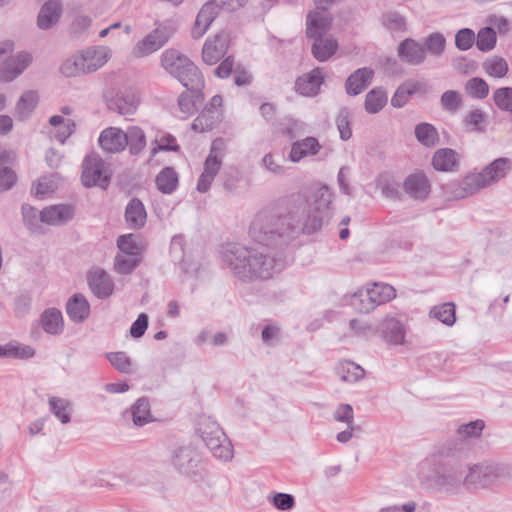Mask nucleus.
Here are the masks:
<instances>
[{
	"instance_id": "2",
	"label": "nucleus",
	"mask_w": 512,
	"mask_h": 512,
	"mask_svg": "<svg viewBox=\"0 0 512 512\" xmlns=\"http://www.w3.org/2000/svg\"><path fill=\"white\" fill-rule=\"evenodd\" d=\"M223 261L233 274L243 282L270 279L283 268V262L266 248L229 245L223 251Z\"/></svg>"
},
{
	"instance_id": "50",
	"label": "nucleus",
	"mask_w": 512,
	"mask_h": 512,
	"mask_svg": "<svg viewBox=\"0 0 512 512\" xmlns=\"http://www.w3.org/2000/svg\"><path fill=\"white\" fill-rule=\"evenodd\" d=\"M60 70L66 77H76L86 74L81 54L79 53L67 58L61 65Z\"/></svg>"
},
{
	"instance_id": "10",
	"label": "nucleus",
	"mask_w": 512,
	"mask_h": 512,
	"mask_svg": "<svg viewBox=\"0 0 512 512\" xmlns=\"http://www.w3.org/2000/svg\"><path fill=\"white\" fill-rule=\"evenodd\" d=\"M32 56L27 52L8 56L0 65V81L11 82L31 64Z\"/></svg>"
},
{
	"instance_id": "16",
	"label": "nucleus",
	"mask_w": 512,
	"mask_h": 512,
	"mask_svg": "<svg viewBox=\"0 0 512 512\" xmlns=\"http://www.w3.org/2000/svg\"><path fill=\"white\" fill-rule=\"evenodd\" d=\"M397 54L401 61L413 66L421 65L426 59L424 46L412 38H406L399 44Z\"/></svg>"
},
{
	"instance_id": "5",
	"label": "nucleus",
	"mask_w": 512,
	"mask_h": 512,
	"mask_svg": "<svg viewBox=\"0 0 512 512\" xmlns=\"http://www.w3.org/2000/svg\"><path fill=\"white\" fill-rule=\"evenodd\" d=\"M161 66L184 87L198 89L205 86L204 77L199 68L177 49H167L161 54Z\"/></svg>"
},
{
	"instance_id": "59",
	"label": "nucleus",
	"mask_w": 512,
	"mask_h": 512,
	"mask_svg": "<svg viewBox=\"0 0 512 512\" xmlns=\"http://www.w3.org/2000/svg\"><path fill=\"white\" fill-rule=\"evenodd\" d=\"M336 125L340 133V138L342 140L346 141L351 138L352 131L350 128V112L348 108L343 107L340 109L339 114L336 118Z\"/></svg>"
},
{
	"instance_id": "60",
	"label": "nucleus",
	"mask_w": 512,
	"mask_h": 512,
	"mask_svg": "<svg viewBox=\"0 0 512 512\" xmlns=\"http://www.w3.org/2000/svg\"><path fill=\"white\" fill-rule=\"evenodd\" d=\"M440 102L444 110L455 113L462 104V98L457 91L448 90L442 94Z\"/></svg>"
},
{
	"instance_id": "3",
	"label": "nucleus",
	"mask_w": 512,
	"mask_h": 512,
	"mask_svg": "<svg viewBox=\"0 0 512 512\" xmlns=\"http://www.w3.org/2000/svg\"><path fill=\"white\" fill-rule=\"evenodd\" d=\"M443 461L435 470L432 487L440 493L457 494L465 486L468 449L464 442H448L442 451Z\"/></svg>"
},
{
	"instance_id": "45",
	"label": "nucleus",
	"mask_w": 512,
	"mask_h": 512,
	"mask_svg": "<svg viewBox=\"0 0 512 512\" xmlns=\"http://www.w3.org/2000/svg\"><path fill=\"white\" fill-rule=\"evenodd\" d=\"M131 415L133 423L136 426H143L152 421L150 404L147 398H139L131 407Z\"/></svg>"
},
{
	"instance_id": "24",
	"label": "nucleus",
	"mask_w": 512,
	"mask_h": 512,
	"mask_svg": "<svg viewBox=\"0 0 512 512\" xmlns=\"http://www.w3.org/2000/svg\"><path fill=\"white\" fill-rule=\"evenodd\" d=\"M124 217L130 229L138 230L144 227L147 213L144 204L139 198L134 197L128 202Z\"/></svg>"
},
{
	"instance_id": "54",
	"label": "nucleus",
	"mask_w": 512,
	"mask_h": 512,
	"mask_svg": "<svg viewBox=\"0 0 512 512\" xmlns=\"http://www.w3.org/2000/svg\"><path fill=\"white\" fill-rule=\"evenodd\" d=\"M383 26L391 32L406 31V19L396 11H389L382 15Z\"/></svg>"
},
{
	"instance_id": "12",
	"label": "nucleus",
	"mask_w": 512,
	"mask_h": 512,
	"mask_svg": "<svg viewBox=\"0 0 512 512\" xmlns=\"http://www.w3.org/2000/svg\"><path fill=\"white\" fill-rule=\"evenodd\" d=\"M98 143L102 150L108 154L120 153L127 147L125 132L117 127L104 129L100 133Z\"/></svg>"
},
{
	"instance_id": "14",
	"label": "nucleus",
	"mask_w": 512,
	"mask_h": 512,
	"mask_svg": "<svg viewBox=\"0 0 512 512\" xmlns=\"http://www.w3.org/2000/svg\"><path fill=\"white\" fill-rule=\"evenodd\" d=\"M87 281L93 294L99 299L108 298L114 290V283L103 269L96 268L88 273Z\"/></svg>"
},
{
	"instance_id": "31",
	"label": "nucleus",
	"mask_w": 512,
	"mask_h": 512,
	"mask_svg": "<svg viewBox=\"0 0 512 512\" xmlns=\"http://www.w3.org/2000/svg\"><path fill=\"white\" fill-rule=\"evenodd\" d=\"M80 54L86 74L97 71L107 62L106 50L101 47H90Z\"/></svg>"
},
{
	"instance_id": "20",
	"label": "nucleus",
	"mask_w": 512,
	"mask_h": 512,
	"mask_svg": "<svg viewBox=\"0 0 512 512\" xmlns=\"http://www.w3.org/2000/svg\"><path fill=\"white\" fill-rule=\"evenodd\" d=\"M374 71L371 68L363 67L355 70L345 82L346 93L356 96L362 93L372 82Z\"/></svg>"
},
{
	"instance_id": "48",
	"label": "nucleus",
	"mask_w": 512,
	"mask_h": 512,
	"mask_svg": "<svg viewBox=\"0 0 512 512\" xmlns=\"http://www.w3.org/2000/svg\"><path fill=\"white\" fill-rule=\"evenodd\" d=\"M141 259V256L117 254L114 259V268L119 274L128 275L139 265Z\"/></svg>"
},
{
	"instance_id": "25",
	"label": "nucleus",
	"mask_w": 512,
	"mask_h": 512,
	"mask_svg": "<svg viewBox=\"0 0 512 512\" xmlns=\"http://www.w3.org/2000/svg\"><path fill=\"white\" fill-rule=\"evenodd\" d=\"M62 14V6L58 0L46 1L38 14L37 25L42 30L50 29L55 25Z\"/></svg>"
},
{
	"instance_id": "26",
	"label": "nucleus",
	"mask_w": 512,
	"mask_h": 512,
	"mask_svg": "<svg viewBox=\"0 0 512 512\" xmlns=\"http://www.w3.org/2000/svg\"><path fill=\"white\" fill-rule=\"evenodd\" d=\"M432 165L437 171H457L459 167L458 154L451 148L439 149L433 155Z\"/></svg>"
},
{
	"instance_id": "13",
	"label": "nucleus",
	"mask_w": 512,
	"mask_h": 512,
	"mask_svg": "<svg viewBox=\"0 0 512 512\" xmlns=\"http://www.w3.org/2000/svg\"><path fill=\"white\" fill-rule=\"evenodd\" d=\"M465 486L485 488L493 483L491 461H484L471 466H466Z\"/></svg>"
},
{
	"instance_id": "28",
	"label": "nucleus",
	"mask_w": 512,
	"mask_h": 512,
	"mask_svg": "<svg viewBox=\"0 0 512 512\" xmlns=\"http://www.w3.org/2000/svg\"><path fill=\"white\" fill-rule=\"evenodd\" d=\"M204 443L215 458L223 461H229L232 459L233 446L223 430L222 435H217L214 438H208Z\"/></svg>"
},
{
	"instance_id": "47",
	"label": "nucleus",
	"mask_w": 512,
	"mask_h": 512,
	"mask_svg": "<svg viewBox=\"0 0 512 512\" xmlns=\"http://www.w3.org/2000/svg\"><path fill=\"white\" fill-rule=\"evenodd\" d=\"M485 72L494 78H503L508 72L507 61L498 56H493L483 62Z\"/></svg>"
},
{
	"instance_id": "44",
	"label": "nucleus",
	"mask_w": 512,
	"mask_h": 512,
	"mask_svg": "<svg viewBox=\"0 0 512 512\" xmlns=\"http://www.w3.org/2000/svg\"><path fill=\"white\" fill-rule=\"evenodd\" d=\"M336 373L343 382H356L364 377V369L352 361H343L337 368Z\"/></svg>"
},
{
	"instance_id": "52",
	"label": "nucleus",
	"mask_w": 512,
	"mask_h": 512,
	"mask_svg": "<svg viewBox=\"0 0 512 512\" xmlns=\"http://www.w3.org/2000/svg\"><path fill=\"white\" fill-rule=\"evenodd\" d=\"M430 315L438 319L447 326H452L456 321L455 305L453 303H444L431 309Z\"/></svg>"
},
{
	"instance_id": "57",
	"label": "nucleus",
	"mask_w": 512,
	"mask_h": 512,
	"mask_svg": "<svg viewBox=\"0 0 512 512\" xmlns=\"http://www.w3.org/2000/svg\"><path fill=\"white\" fill-rule=\"evenodd\" d=\"M469 95L473 98L484 99L489 94V86L486 81L480 77L469 79L465 86Z\"/></svg>"
},
{
	"instance_id": "56",
	"label": "nucleus",
	"mask_w": 512,
	"mask_h": 512,
	"mask_svg": "<svg viewBox=\"0 0 512 512\" xmlns=\"http://www.w3.org/2000/svg\"><path fill=\"white\" fill-rule=\"evenodd\" d=\"M493 101L498 109L512 112V87H500L493 92Z\"/></svg>"
},
{
	"instance_id": "27",
	"label": "nucleus",
	"mask_w": 512,
	"mask_h": 512,
	"mask_svg": "<svg viewBox=\"0 0 512 512\" xmlns=\"http://www.w3.org/2000/svg\"><path fill=\"white\" fill-rule=\"evenodd\" d=\"M320 148L321 146L315 137H306L292 144L289 159L294 163L299 162L304 157L316 155Z\"/></svg>"
},
{
	"instance_id": "42",
	"label": "nucleus",
	"mask_w": 512,
	"mask_h": 512,
	"mask_svg": "<svg viewBox=\"0 0 512 512\" xmlns=\"http://www.w3.org/2000/svg\"><path fill=\"white\" fill-rule=\"evenodd\" d=\"M38 103V95L34 91H26L17 102L15 113L18 119L28 118Z\"/></svg>"
},
{
	"instance_id": "43",
	"label": "nucleus",
	"mask_w": 512,
	"mask_h": 512,
	"mask_svg": "<svg viewBox=\"0 0 512 512\" xmlns=\"http://www.w3.org/2000/svg\"><path fill=\"white\" fill-rule=\"evenodd\" d=\"M125 137L127 139V146L129 147L131 155L140 154L146 147L145 133L137 126L129 127L125 132Z\"/></svg>"
},
{
	"instance_id": "36",
	"label": "nucleus",
	"mask_w": 512,
	"mask_h": 512,
	"mask_svg": "<svg viewBox=\"0 0 512 512\" xmlns=\"http://www.w3.org/2000/svg\"><path fill=\"white\" fill-rule=\"evenodd\" d=\"M178 174L172 167L163 168L155 179L157 189L163 194H172L178 187Z\"/></svg>"
},
{
	"instance_id": "8",
	"label": "nucleus",
	"mask_w": 512,
	"mask_h": 512,
	"mask_svg": "<svg viewBox=\"0 0 512 512\" xmlns=\"http://www.w3.org/2000/svg\"><path fill=\"white\" fill-rule=\"evenodd\" d=\"M82 184L85 187L99 186L105 189L110 182L103 159L96 153L88 154L82 163Z\"/></svg>"
},
{
	"instance_id": "58",
	"label": "nucleus",
	"mask_w": 512,
	"mask_h": 512,
	"mask_svg": "<svg viewBox=\"0 0 512 512\" xmlns=\"http://www.w3.org/2000/svg\"><path fill=\"white\" fill-rule=\"evenodd\" d=\"M371 299L372 298L367 294L365 290H358L352 296L351 304L358 312L369 313L376 308Z\"/></svg>"
},
{
	"instance_id": "64",
	"label": "nucleus",
	"mask_w": 512,
	"mask_h": 512,
	"mask_svg": "<svg viewBox=\"0 0 512 512\" xmlns=\"http://www.w3.org/2000/svg\"><path fill=\"white\" fill-rule=\"evenodd\" d=\"M334 419L338 422L346 423L348 427H351L354 423V412L350 404H340L335 412Z\"/></svg>"
},
{
	"instance_id": "35",
	"label": "nucleus",
	"mask_w": 512,
	"mask_h": 512,
	"mask_svg": "<svg viewBox=\"0 0 512 512\" xmlns=\"http://www.w3.org/2000/svg\"><path fill=\"white\" fill-rule=\"evenodd\" d=\"M49 411L53 414L62 424H68L71 421V414L73 405L70 400L50 396L48 398Z\"/></svg>"
},
{
	"instance_id": "21",
	"label": "nucleus",
	"mask_w": 512,
	"mask_h": 512,
	"mask_svg": "<svg viewBox=\"0 0 512 512\" xmlns=\"http://www.w3.org/2000/svg\"><path fill=\"white\" fill-rule=\"evenodd\" d=\"M325 11L310 12L306 21V36L311 39L323 37L330 29L332 19Z\"/></svg>"
},
{
	"instance_id": "29",
	"label": "nucleus",
	"mask_w": 512,
	"mask_h": 512,
	"mask_svg": "<svg viewBox=\"0 0 512 512\" xmlns=\"http://www.w3.org/2000/svg\"><path fill=\"white\" fill-rule=\"evenodd\" d=\"M40 323L43 330L50 335H59L64 330L63 316L57 308L45 309L41 314Z\"/></svg>"
},
{
	"instance_id": "53",
	"label": "nucleus",
	"mask_w": 512,
	"mask_h": 512,
	"mask_svg": "<svg viewBox=\"0 0 512 512\" xmlns=\"http://www.w3.org/2000/svg\"><path fill=\"white\" fill-rule=\"evenodd\" d=\"M446 45V39L440 32H434L427 36L424 43L425 53L429 52L432 56L440 57Z\"/></svg>"
},
{
	"instance_id": "15",
	"label": "nucleus",
	"mask_w": 512,
	"mask_h": 512,
	"mask_svg": "<svg viewBox=\"0 0 512 512\" xmlns=\"http://www.w3.org/2000/svg\"><path fill=\"white\" fill-rule=\"evenodd\" d=\"M403 189L411 198L424 200L430 193L431 185L425 173L418 171L405 178Z\"/></svg>"
},
{
	"instance_id": "18",
	"label": "nucleus",
	"mask_w": 512,
	"mask_h": 512,
	"mask_svg": "<svg viewBox=\"0 0 512 512\" xmlns=\"http://www.w3.org/2000/svg\"><path fill=\"white\" fill-rule=\"evenodd\" d=\"M324 82L322 69L319 67L314 68L309 73L299 77L295 82L296 91L308 97L316 96L320 87Z\"/></svg>"
},
{
	"instance_id": "4",
	"label": "nucleus",
	"mask_w": 512,
	"mask_h": 512,
	"mask_svg": "<svg viewBox=\"0 0 512 512\" xmlns=\"http://www.w3.org/2000/svg\"><path fill=\"white\" fill-rule=\"evenodd\" d=\"M511 169L512 163L509 158H497L480 172L466 175L452 190V194L456 199L472 196L480 190L498 183Z\"/></svg>"
},
{
	"instance_id": "33",
	"label": "nucleus",
	"mask_w": 512,
	"mask_h": 512,
	"mask_svg": "<svg viewBox=\"0 0 512 512\" xmlns=\"http://www.w3.org/2000/svg\"><path fill=\"white\" fill-rule=\"evenodd\" d=\"M381 332L383 338L393 345L404 343L405 328L403 324L395 318H387L381 324Z\"/></svg>"
},
{
	"instance_id": "17",
	"label": "nucleus",
	"mask_w": 512,
	"mask_h": 512,
	"mask_svg": "<svg viewBox=\"0 0 512 512\" xmlns=\"http://www.w3.org/2000/svg\"><path fill=\"white\" fill-rule=\"evenodd\" d=\"M74 217V207L68 204L52 205L40 212V222L59 226L66 224Z\"/></svg>"
},
{
	"instance_id": "38",
	"label": "nucleus",
	"mask_w": 512,
	"mask_h": 512,
	"mask_svg": "<svg viewBox=\"0 0 512 512\" xmlns=\"http://www.w3.org/2000/svg\"><path fill=\"white\" fill-rule=\"evenodd\" d=\"M414 134L417 141L428 148L435 147L439 143V134L434 125L422 122L415 126Z\"/></svg>"
},
{
	"instance_id": "9",
	"label": "nucleus",
	"mask_w": 512,
	"mask_h": 512,
	"mask_svg": "<svg viewBox=\"0 0 512 512\" xmlns=\"http://www.w3.org/2000/svg\"><path fill=\"white\" fill-rule=\"evenodd\" d=\"M172 34L171 27L167 25L158 26L134 46L133 55L141 58L158 51L169 41Z\"/></svg>"
},
{
	"instance_id": "41",
	"label": "nucleus",
	"mask_w": 512,
	"mask_h": 512,
	"mask_svg": "<svg viewBox=\"0 0 512 512\" xmlns=\"http://www.w3.org/2000/svg\"><path fill=\"white\" fill-rule=\"evenodd\" d=\"M386 103V92L382 88L376 87L366 94L364 107L369 114H376L384 108Z\"/></svg>"
},
{
	"instance_id": "32",
	"label": "nucleus",
	"mask_w": 512,
	"mask_h": 512,
	"mask_svg": "<svg viewBox=\"0 0 512 512\" xmlns=\"http://www.w3.org/2000/svg\"><path fill=\"white\" fill-rule=\"evenodd\" d=\"M425 84L420 81L407 80L401 84L391 99L392 106L402 108L413 94L424 90Z\"/></svg>"
},
{
	"instance_id": "63",
	"label": "nucleus",
	"mask_w": 512,
	"mask_h": 512,
	"mask_svg": "<svg viewBox=\"0 0 512 512\" xmlns=\"http://www.w3.org/2000/svg\"><path fill=\"white\" fill-rule=\"evenodd\" d=\"M492 481L512 480V465L501 462H491Z\"/></svg>"
},
{
	"instance_id": "23",
	"label": "nucleus",
	"mask_w": 512,
	"mask_h": 512,
	"mask_svg": "<svg viewBox=\"0 0 512 512\" xmlns=\"http://www.w3.org/2000/svg\"><path fill=\"white\" fill-rule=\"evenodd\" d=\"M66 313L74 323H83L90 315V304L80 293L71 296L66 303Z\"/></svg>"
},
{
	"instance_id": "46",
	"label": "nucleus",
	"mask_w": 512,
	"mask_h": 512,
	"mask_svg": "<svg viewBox=\"0 0 512 512\" xmlns=\"http://www.w3.org/2000/svg\"><path fill=\"white\" fill-rule=\"evenodd\" d=\"M16 179L15 172L9 167V155L0 152V192L11 189Z\"/></svg>"
},
{
	"instance_id": "30",
	"label": "nucleus",
	"mask_w": 512,
	"mask_h": 512,
	"mask_svg": "<svg viewBox=\"0 0 512 512\" xmlns=\"http://www.w3.org/2000/svg\"><path fill=\"white\" fill-rule=\"evenodd\" d=\"M185 88L187 91L180 94L178 105L183 113L192 114L198 110L203 103L204 95L202 90L204 87H199L198 89L191 87Z\"/></svg>"
},
{
	"instance_id": "22",
	"label": "nucleus",
	"mask_w": 512,
	"mask_h": 512,
	"mask_svg": "<svg viewBox=\"0 0 512 512\" xmlns=\"http://www.w3.org/2000/svg\"><path fill=\"white\" fill-rule=\"evenodd\" d=\"M139 104V99L134 92H124L107 100V107L120 115L133 114Z\"/></svg>"
},
{
	"instance_id": "19",
	"label": "nucleus",
	"mask_w": 512,
	"mask_h": 512,
	"mask_svg": "<svg viewBox=\"0 0 512 512\" xmlns=\"http://www.w3.org/2000/svg\"><path fill=\"white\" fill-rule=\"evenodd\" d=\"M227 36L218 34L214 39H207L202 49V59L208 65L216 64L227 52Z\"/></svg>"
},
{
	"instance_id": "49",
	"label": "nucleus",
	"mask_w": 512,
	"mask_h": 512,
	"mask_svg": "<svg viewBox=\"0 0 512 512\" xmlns=\"http://www.w3.org/2000/svg\"><path fill=\"white\" fill-rule=\"evenodd\" d=\"M475 39L477 48L482 52H488L495 47L497 35L492 27L487 26L478 31Z\"/></svg>"
},
{
	"instance_id": "37",
	"label": "nucleus",
	"mask_w": 512,
	"mask_h": 512,
	"mask_svg": "<svg viewBox=\"0 0 512 512\" xmlns=\"http://www.w3.org/2000/svg\"><path fill=\"white\" fill-rule=\"evenodd\" d=\"M338 49V43L335 39L329 38H317L314 39V43L311 48L312 55L320 62L327 61L333 56Z\"/></svg>"
},
{
	"instance_id": "1",
	"label": "nucleus",
	"mask_w": 512,
	"mask_h": 512,
	"mask_svg": "<svg viewBox=\"0 0 512 512\" xmlns=\"http://www.w3.org/2000/svg\"><path fill=\"white\" fill-rule=\"evenodd\" d=\"M332 198L327 186L317 189L310 200L300 194L292 195L287 200L285 214L259 212L251 222L249 235L255 242L269 247L292 233L313 234L331 219Z\"/></svg>"
},
{
	"instance_id": "62",
	"label": "nucleus",
	"mask_w": 512,
	"mask_h": 512,
	"mask_svg": "<svg viewBox=\"0 0 512 512\" xmlns=\"http://www.w3.org/2000/svg\"><path fill=\"white\" fill-rule=\"evenodd\" d=\"M475 33L470 28H462L455 35V46L460 51L469 50L475 43Z\"/></svg>"
},
{
	"instance_id": "7",
	"label": "nucleus",
	"mask_w": 512,
	"mask_h": 512,
	"mask_svg": "<svg viewBox=\"0 0 512 512\" xmlns=\"http://www.w3.org/2000/svg\"><path fill=\"white\" fill-rule=\"evenodd\" d=\"M226 150L223 138H216L210 147L209 155L204 162V169L197 182V191L206 193L218 174Z\"/></svg>"
},
{
	"instance_id": "11",
	"label": "nucleus",
	"mask_w": 512,
	"mask_h": 512,
	"mask_svg": "<svg viewBox=\"0 0 512 512\" xmlns=\"http://www.w3.org/2000/svg\"><path fill=\"white\" fill-rule=\"evenodd\" d=\"M172 464L180 474L191 477L196 473L199 456L192 447L181 446L174 450Z\"/></svg>"
},
{
	"instance_id": "51",
	"label": "nucleus",
	"mask_w": 512,
	"mask_h": 512,
	"mask_svg": "<svg viewBox=\"0 0 512 512\" xmlns=\"http://www.w3.org/2000/svg\"><path fill=\"white\" fill-rule=\"evenodd\" d=\"M118 254H128L132 256H141V248L137 242V236L134 234H124L118 237Z\"/></svg>"
},
{
	"instance_id": "39",
	"label": "nucleus",
	"mask_w": 512,
	"mask_h": 512,
	"mask_svg": "<svg viewBox=\"0 0 512 512\" xmlns=\"http://www.w3.org/2000/svg\"><path fill=\"white\" fill-rule=\"evenodd\" d=\"M219 117V111L212 108H204L201 114L194 119L191 127L194 131L200 133L211 130L219 121Z\"/></svg>"
},
{
	"instance_id": "61",
	"label": "nucleus",
	"mask_w": 512,
	"mask_h": 512,
	"mask_svg": "<svg viewBox=\"0 0 512 512\" xmlns=\"http://www.w3.org/2000/svg\"><path fill=\"white\" fill-rule=\"evenodd\" d=\"M22 216L25 225L32 232H39L41 230L40 215L38 216L37 210L31 205L24 204L22 206Z\"/></svg>"
},
{
	"instance_id": "6",
	"label": "nucleus",
	"mask_w": 512,
	"mask_h": 512,
	"mask_svg": "<svg viewBox=\"0 0 512 512\" xmlns=\"http://www.w3.org/2000/svg\"><path fill=\"white\" fill-rule=\"evenodd\" d=\"M247 0H215L209 1L198 12L194 26L191 30V36L194 39L201 38L216 18L219 8L233 12L245 5Z\"/></svg>"
},
{
	"instance_id": "40",
	"label": "nucleus",
	"mask_w": 512,
	"mask_h": 512,
	"mask_svg": "<svg viewBox=\"0 0 512 512\" xmlns=\"http://www.w3.org/2000/svg\"><path fill=\"white\" fill-rule=\"evenodd\" d=\"M365 291L372 298L371 300L376 307L395 297V289L389 284L374 283L371 287L365 289Z\"/></svg>"
},
{
	"instance_id": "34",
	"label": "nucleus",
	"mask_w": 512,
	"mask_h": 512,
	"mask_svg": "<svg viewBox=\"0 0 512 512\" xmlns=\"http://www.w3.org/2000/svg\"><path fill=\"white\" fill-rule=\"evenodd\" d=\"M485 423L483 420L477 419L468 423L461 424L457 429L458 438L451 442H464L468 449V455L470 454V447L468 441L471 439H477L481 436Z\"/></svg>"
},
{
	"instance_id": "55",
	"label": "nucleus",
	"mask_w": 512,
	"mask_h": 512,
	"mask_svg": "<svg viewBox=\"0 0 512 512\" xmlns=\"http://www.w3.org/2000/svg\"><path fill=\"white\" fill-rule=\"evenodd\" d=\"M106 358L120 373L128 374L132 372V360L125 352H109L106 354Z\"/></svg>"
}]
</instances>
